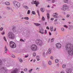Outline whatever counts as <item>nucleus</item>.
<instances>
[{
  "label": "nucleus",
  "mask_w": 73,
  "mask_h": 73,
  "mask_svg": "<svg viewBox=\"0 0 73 73\" xmlns=\"http://www.w3.org/2000/svg\"><path fill=\"white\" fill-rule=\"evenodd\" d=\"M37 13H38L39 16H40V13H39V11L38 10L37 11Z\"/></svg>",
  "instance_id": "obj_40"
},
{
  "label": "nucleus",
  "mask_w": 73,
  "mask_h": 73,
  "mask_svg": "<svg viewBox=\"0 0 73 73\" xmlns=\"http://www.w3.org/2000/svg\"><path fill=\"white\" fill-rule=\"evenodd\" d=\"M58 62V59H56L55 60V62L57 63Z\"/></svg>",
  "instance_id": "obj_31"
},
{
  "label": "nucleus",
  "mask_w": 73,
  "mask_h": 73,
  "mask_svg": "<svg viewBox=\"0 0 73 73\" xmlns=\"http://www.w3.org/2000/svg\"><path fill=\"white\" fill-rule=\"evenodd\" d=\"M34 24L35 25H36V26H39V25H40V24L37 23H35Z\"/></svg>",
  "instance_id": "obj_17"
},
{
  "label": "nucleus",
  "mask_w": 73,
  "mask_h": 73,
  "mask_svg": "<svg viewBox=\"0 0 73 73\" xmlns=\"http://www.w3.org/2000/svg\"><path fill=\"white\" fill-rule=\"evenodd\" d=\"M47 19H49L50 17H49V14L48 13L47 14Z\"/></svg>",
  "instance_id": "obj_18"
},
{
  "label": "nucleus",
  "mask_w": 73,
  "mask_h": 73,
  "mask_svg": "<svg viewBox=\"0 0 73 73\" xmlns=\"http://www.w3.org/2000/svg\"><path fill=\"white\" fill-rule=\"evenodd\" d=\"M54 20V19H53V18H52L51 19V20Z\"/></svg>",
  "instance_id": "obj_61"
},
{
  "label": "nucleus",
  "mask_w": 73,
  "mask_h": 73,
  "mask_svg": "<svg viewBox=\"0 0 73 73\" xmlns=\"http://www.w3.org/2000/svg\"><path fill=\"white\" fill-rule=\"evenodd\" d=\"M36 59H37L38 58H39V56H36Z\"/></svg>",
  "instance_id": "obj_52"
},
{
  "label": "nucleus",
  "mask_w": 73,
  "mask_h": 73,
  "mask_svg": "<svg viewBox=\"0 0 73 73\" xmlns=\"http://www.w3.org/2000/svg\"><path fill=\"white\" fill-rule=\"evenodd\" d=\"M43 57H45V52H44L43 53Z\"/></svg>",
  "instance_id": "obj_42"
},
{
  "label": "nucleus",
  "mask_w": 73,
  "mask_h": 73,
  "mask_svg": "<svg viewBox=\"0 0 73 73\" xmlns=\"http://www.w3.org/2000/svg\"><path fill=\"white\" fill-rule=\"evenodd\" d=\"M63 7L62 8V10L63 11H66L67 7V5H64Z\"/></svg>",
  "instance_id": "obj_11"
},
{
  "label": "nucleus",
  "mask_w": 73,
  "mask_h": 73,
  "mask_svg": "<svg viewBox=\"0 0 73 73\" xmlns=\"http://www.w3.org/2000/svg\"><path fill=\"white\" fill-rule=\"evenodd\" d=\"M49 34L50 36H51V35H52V34L51 33H50V32H49Z\"/></svg>",
  "instance_id": "obj_48"
},
{
  "label": "nucleus",
  "mask_w": 73,
  "mask_h": 73,
  "mask_svg": "<svg viewBox=\"0 0 73 73\" xmlns=\"http://www.w3.org/2000/svg\"><path fill=\"white\" fill-rule=\"evenodd\" d=\"M27 32H28V33H29V32H30V31L28 30L27 31Z\"/></svg>",
  "instance_id": "obj_59"
},
{
  "label": "nucleus",
  "mask_w": 73,
  "mask_h": 73,
  "mask_svg": "<svg viewBox=\"0 0 73 73\" xmlns=\"http://www.w3.org/2000/svg\"><path fill=\"white\" fill-rule=\"evenodd\" d=\"M64 2L65 3H68V1L67 0H64Z\"/></svg>",
  "instance_id": "obj_39"
},
{
  "label": "nucleus",
  "mask_w": 73,
  "mask_h": 73,
  "mask_svg": "<svg viewBox=\"0 0 73 73\" xmlns=\"http://www.w3.org/2000/svg\"><path fill=\"white\" fill-rule=\"evenodd\" d=\"M45 34H46V33H47V31L46 30H45Z\"/></svg>",
  "instance_id": "obj_50"
},
{
  "label": "nucleus",
  "mask_w": 73,
  "mask_h": 73,
  "mask_svg": "<svg viewBox=\"0 0 73 73\" xmlns=\"http://www.w3.org/2000/svg\"><path fill=\"white\" fill-rule=\"evenodd\" d=\"M21 73H24V72H23V71H22L21 72Z\"/></svg>",
  "instance_id": "obj_64"
},
{
  "label": "nucleus",
  "mask_w": 73,
  "mask_h": 73,
  "mask_svg": "<svg viewBox=\"0 0 73 73\" xmlns=\"http://www.w3.org/2000/svg\"><path fill=\"white\" fill-rule=\"evenodd\" d=\"M48 64H49L50 65H52V62H51V61H49L48 62Z\"/></svg>",
  "instance_id": "obj_27"
},
{
  "label": "nucleus",
  "mask_w": 73,
  "mask_h": 73,
  "mask_svg": "<svg viewBox=\"0 0 73 73\" xmlns=\"http://www.w3.org/2000/svg\"><path fill=\"white\" fill-rule=\"evenodd\" d=\"M69 4H71V5H72L73 3V2H72V1H70L69 2Z\"/></svg>",
  "instance_id": "obj_33"
},
{
  "label": "nucleus",
  "mask_w": 73,
  "mask_h": 73,
  "mask_svg": "<svg viewBox=\"0 0 73 73\" xmlns=\"http://www.w3.org/2000/svg\"><path fill=\"white\" fill-rule=\"evenodd\" d=\"M56 0H52V3H54V2H55V1Z\"/></svg>",
  "instance_id": "obj_54"
},
{
  "label": "nucleus",
  "mask_w": 73,
  "mask_h": 73,
  "mask_svg": "<svg viewBox=\"0 0 73 73\" xmlns=\"http://www.w3.org/2000/svg\"><path fill=\"white\" fill-rule=\"evenodd\" d=\"M8 36L10 39L14 40L15 38V35L13 33L9 32L8 34Z\"/></svg>",
  "instance_id": "obj_2"
},
{
  "label": "nucleus",
  "mask_w": 73,
  "mask_h": 73,
  "mask_svg": "<svg viewBox=\"0 0 73 73\" xmlns=\"http://www.w3.org/2000/svg\"><path fill=\"white\" fill-rule=\"evenodd\" d=\"M12 29L14 32H16V28L12 27Z\"/></svg>",
  "instance_id": "obj_13"
},
{
  "label": "nucleus",
  "mask_w": 73,
  "mask_h": 73,
  "mask_svg": "<svg viewBox=\"0 0 73 73\" xmlns=\"http://www.w3.org/2000/svg\"><path fill=\"white\" fill-rule=\"evenodd\" d=\"M25 23L26 24H29V22L28 21H26L25 22Z\"/></svg>",
  "instance_id": "obj_45"
},
{
  "label": "nucleus",
  "mask_w": 73,
  "mask_h": 73,
  "mask_svg": "<svg viewBox=\"0 0 73 73\" xmlns=\"http://www.w3.org/2000/svg\"><path fill=\"white\" fill-rule=\"evenodd\" d=\"M62 31H64V29L63 28H62Z\"/></svg>",
  "instance_id": "obj_56"
},
{
  "label": "nucleus",
  "mask_w": 73,
  "mask_h": 73,
  "mask_svg": "<svg viewBox=\"0 0 73 73\" xmlns=\"http://www.w3.org/2000/svg\"><path fill=\"white\" fill-rule=\"evenodd\" d=\"M50 58V59H51V60H53V56H51Z\"/></svg>",
  "instance_id": "obj_55"
},
{
  "label": "nucleus",
  "mask_w": 73,
  "mask_h": 73,
  "mask_svg": "<svg viewBox=\"0 0 73 73\" xmlns=\"http://www.w3.org/2000/svg\"><path fill=\"white\" fill-rule=\"evenodd\" d=\"M13 3L14 4V5L16 7H19L20 6V3L19 2H17L16 1H14L13 2Z\"/></svg>",
  "instance_id": "obj_8"
},
{
  "label": "nucleus",
  "mask_w": 73,
  "mask_h": 73,
  "mask_svg": "<svg viewBox=\"0 0 73 73\" xmlns=\"http://www.w3.org/2000/svg\"><path fill=\"white\" fill-rule=\"evenodd\" d=\"M54 24H55V25H56V24H58V22H54Z\"/></svg>",
  "instance_id": "obj_47"
},
{
  "label": "nucleus",
  "mask_w": 73,
  "mask_h": 73,
  "mask_svg": "<svg viewBox=\"0 0 73 73\" xmlns=\"http://www.w3.org/2000/svg\"><path fill=\"white\" fill-rule=\"evenodd\" d=\"M65 48L69 54L70 56L73 55V45L70 43H67L65 45Z\"/></svg>",
  "instance_id": "obj_1"
},
{
  "label": "nucleus",
  "mask_w": 73,
  "mask_h": 73,
  "mask_svg": "<svg viewBox=\"0 0 73 73\" xmlns=\"http://www.w3.org/2000/svg\"><path fill=\"white\" fill-rule=\"evenodd\" d=\"M36 43L39 46H41L42 45H43V42L42 41L39 39H36Z\"/></svg>",
  "instance_id": "obj_3"
},
{
  "label": "nucleus",
  "mask_w": 73,
  "mask_h": 73,
  "mask_svg": "<svg viewBox=\"0 0 73 73\" xmlns=\"http://www.w3.org/2000/svg\"><path fill=\"white\" fill-rule=\"evenodd\" d=\"M40 11H41V12H44V11H45V10L44 9V8H41L40 9Z\"/></svg>",
  "instance_id": "obj_20"
},
{
  "label": "nucleus",
  "mask_w": 73,
  "mask_h": 73,
  "mask_svg": "<svg viewBox=\"0 0 73 73\" xmlns=\"http://www.w3.org/2000/svg\"><path fill=\"white\" fill-rule=\"evenodd\" d=\"M33 56L34 57H36V53L35 52H34L33 54Z\"/></svg>",
  "instance_id": "obj_29"
},
{
  "label": "nucleus",
  "mask_w": 73,
  "mask_h": 73,
  "mask_svg": "<svg viewBox=\"0 0 73 73\" xmlns=\"http://www.w3.org/2000/svg\"><path fill=\"white\" fill-rule=\"evenodd\" d=\"M33 70L32 69H31V70H29V73H31L32 72V71Z\"/></svg>",
  "instance_id": "obj_38"
},
{
  "label": "nucleus",
  "mask_w": 73,
  "mask_h": 73,
  "mask_svg": "<svg viewBox=\"0 0 73 73\" xmlns=\"http://www.w3.org/2000/svg\"><path fill=\"white\" fill-rule=\"evenodd\" d=\"M20 41H23V42H25V40H23V39L21 38L20 40Z\"/></svg>",
  "instance_id": "obj_28"
},
{
  "label": "nucleus",
  "mask_w": 73,
  "mask_h": 73,
  "mask_svg": "<svg viewBox=\"0 0 73 73\" xmlns=\"http://www.w3.org/2000/svg\"><path fill=\"white\" fill-rule=\"evenodd\" d=\"M5 4L6 5H10V3L9 2H5Z\"/></svg>",
  "instance_id": "obj_19"
},
{
  "label": "nucleus",
  "mask_w": 73,
  "mask_h": 73,
  "mask_svg": "<svg viewBox=\"0 0 73 73\" xmlns=\"http://www.w3.org/2000/svg\"><path fill=\"white\" fill-rule=\"evenodd\" d=\"M32 13L33 15H36V13L35 12V11H32Z\"/></svg>",
  "instance_id": "obj_26"
},
{
  "label": "nucleus",
  "mask_w": 73,
  "mask_h": 73,
  "mask_svg": "<svg viewBox=\"0 0 73 73\" xmlns=\"http://www.w3.org/2000/svg\"><path fill=\"white\" fill-rule=\"evenodd\" d=\"M5 53H7V47H6V46H5Z\"/></svg>",
  "instance_id": "obj_23"
},
{
  "label": "nucleus",
  "mask_w": 73,
  "mask_h": 73,
  "mask_svg": "<svg viewBox=\"0 0 73 73\" xmlns=\"http://www.w3.org/2000/svg\"><path fill=\"white\" fill-rule=\"evenodd\" d=\"M36 70H40V68H36Z\"/></svg>",
  "instance_id": "obj_58"
},
{
  "label": "nucleus",
  "mask_w": 73,
  "mask_h": 73,
  "mask_svg": "<svg viewBox=\"0 0 73 73\" xmlns=\"http://www.w3.org/2000/svg\"><path fill=\"white\" fill-rule=\"evenodd\" d=\"M56 47L58 49H60L61 47V44L60 43H58L56 44Z\"/></svg>",
  "instance_id": "obj_9"
},
{
  "label": "nucleus",
  "mask_w": 73,
  "mask_h": 73,
  "mask_svg": "<svg viewBox=\"0 0 73 73\" xmlns=\"http://www.w3.org/2000/svg\"><path fill=\"white\" fill-rule=\"evenodd\" d=\"M23 7L24 8H25V9H29L28 7L27 6H24Z\"/></svg>",
  "instance_id": "obj_16"
},
{
  "label": "nucleus",
  "mask_w": 73,
  "mask_h": 73,
  "mask_svg": "<svg viewBox=\"0 0 73 73\" xmlns=\"http://www.w3.org/2000/svg\"><path fill=\"white\" fill-rule=\"evenodd\" d=\"M64 27H65L66 28H68V26H66V25H64Z\"/></svg>",
  "instance_id": "obj_46"
},
{
  "label": "nucleus",
  "mask_w": 73,
  "mask_h": 73,
  "mask_svg": "<svg viewBox=\"0 0 73 73\" xmlns=\"http://www.w3.org/2000/svg\"><path fill=\"white\" fill-rule=\"evenodd\" d=\"M54 17H55V18H56V19H58V18L59 17L58 16H57V15H54Z\"/></svg>",
  "instance_id": "obj_24"
},
{
  "label": "nucleus",
  "mask_w": 73,
  "mask_h": 73,
  "mask_svg": "<svg viewBox=\"0 0 73 73\" xmlns=\"http://www.w3.org/2000/svg\"><path fill=\"white\" fill-rule=\"evenodd\" d=\"M40 30L39 32L41 33V34H44V29L43 28H41L40 29Z\"/></svg>",
  "instance_id": "obj_12"
},
{
  "label": "nucleus",
  "mask_w": 73,
  "mask_h": 73,
  "mask_svg": "<svg viewBox=\"0 0 73 73\" xmlns=\"http://www.w3.org/2000/svg\"><path fill=\"white\" fill-rule=\"evenodd\" d=\"M54 31H56V28H55L54 30Z\"/></svg>",
  "instance_id": "obj_63"
},
{
  "label": "nucleus",
  "mask_w": 73,
  "mask_h": 73,
  "mask_svg": "<svg viewBox=\"0 0 73 73\" xmlns=\"http://www.w3.org/2000/svg\"><path fill=\"white\" fill-rule=\"evenodd\" d=\"M24 19L25 20H29V17H25Z\"/></svg>",
  "instance_id": "obj_30"
},
{
  "label": "nucleus",
  "mask_w": 73,
  "mask_h": 73,
  "mask_svg": "<svg viewBox=\"0 0 73 73\" xmlns=\"http://www.w3.org/2000/svg\"><path fill=\"white\" fill-rule=\"evenodd\" d=\"M66 10L67 11H70V9L69 8H68L67 7V9H66Z\"/></svg>",
  "instance_id": "obj_35"
},
{
  "label": "nucleus",
  "mask_w": 73,
  "mask_h": 73,
  "mask_svg": "<svg viewBox=\"0 0 73 73\" xmlns=\"http://www.w3.org/2000/svg\"><path fill=\"white\" fill-rule=\"evenodd\" d=\"M72 70H73L72 68L67 69L66 70V73H71Z\"/></svg>",
  "instance_id": "obj_10"
},
{
  "label": "nucleus",
  "mask_w": 73,
  "mask_h": 73,
  "mask_svg": "<svg viewBox=\"0 0 73 73\" xmlns=\"http://www.w3.org/2000/svg\"><path fill=\"white\" fill-rule=\"evenodd\" d=\"M70 16V15H67L66 17H69Z\"/></svg>",
  "instance_id": "obj_51"
},
{
  "label": "nucleus",
  "mask_w": 73,
  "mask_h": 73,
  "mask_svg": "<svg viewBox=\"0 0 73 73\" xmlns=\"http://www.w3.org/2000/svg\"><path fill=\"white\" fill-rule=\"evenodd\" d=\"M12 56L13 58H15V55H12Z\"/></svg>",
  "instance_id": "obj_49"
},
{
  "label": "nucleus",
  "mask_w": 73,
  "mask_h": 73,
  "mask_svg": "<svg viewBox=\"0 0 73 73\" xmlns=\"http://www.w3.org/2000/svg\"><path fill=\"white\" fill-rule=\"evenodd\" d=\"M31 48L33 51L35 52V51H37V46L35 44L32 45L31 47Z\"/></svg>",
  "instance_id": "obj_5"
},
{
  "label": "nucleus",
  "mask_w": 73,
  "mask_h": 73,
  "mask_svg": "<svg viewBox=\"0 0 73 73\" xmlns=\"http://www.w3.org/2000/svg\"><path fill=\"white\" fill-rule=\"evenodd\" d=\"M50 28V30L51 32L52 31H53V26L51 27Z\"/></svg>",
  "instance_id": "obj_15"
},
{
  "label": "nucleus",
  "mask_w": 73,
  "mask_h": 73,
  "mask_svg": "<svg viewBox=\"0 0 73 73\" xmlns=\"http://www.w3.org/2000/svg\"><path fill=\"white\" fill-rule=\"evenodd\" d=\"M46 29H49V27L48 26H47L46 27Z\"/></svg>",
  "instance_id": "obj_53"
},
{
  "label": "nucleus",
  "mask_w": 73,
  "mask_h": 73,
  "mask_svg": "<svg viewBox=\"0 0 73 73\" xmlns=\"http://www.w3.org/2000/svg\"><path fill=\"white\" fill-rule=\"evenodd\" d=\"M24 70H25V72H27V70H28V69H27V68H26L24 69Z\"/></svg>",
  "instance_id": "obj_43"
},
{
  "label": "nucleus",
  "mask_w": 73,
  "mask_h": 73,
  "mask_svg": "<svg viewBox=\"0 0 73 73\" xmlns=\"http://www.w3.org/2000/svg\"><path fill=\"white\" fill-rule=\"evenodd\" d=\"M31 4H35L36 7H37L38 5L40 4V3H39V2L36 0H35V1H33L31 2Z\"/></svg>",
  "instance_id": "obj_7"
},
{
  "label": "nucleus",
  "mask_w": 73,
  "mask_h": 73,
  "mask_svg": "<svg viewBox=\"0 0 73 73\" xmlns=\"http://www.w3.org/2000/svg\"><path fill=\"white\" fill-rule=\"evenodd\" d=\"M19 61H20V62H21V63L23 61V60L21 58H20L19 60Z\"/></svg>",
  "instance_id": "obj_21"
},
{
  "label": "nucleus",
  "mask_w": 73,
  "mask_h": 73,
  "mask_svg": "<svg viewBox=\"0 0 73 73\" xmlns=\"http://www.w3.org/2000/svg\"><path fill=\"white\" fill-rule=\"evenodd\" d=\"M3 28L2 27H1V29H0V30L1 31H2V30H3Z\"/></svg>",
  "instance_id": "obj_57"
},
{
  "label": "nucleus",
  "mask_w": 73,
  "mask_h": 73,
  "mask_svg": "<svg viewBox=\"0 0 73 73\" xmlns=\"http://www.w3.org/2000/svg\"><path fill=\"white\" fill-rule=\"evenodd\" d=\"M54 38L51 39V42H52L53 41H54Z\"/></svg>",
  "instance_id": "obj_34"
},
{
  "label": "nucleus",
  "mask_w": 73,
  "mask_h": 73,
  "mask_svg": "<svg viewBox=\"0 0 73 73\" xmlns=\"http://www.w3.org/2000/svg\"><path fill=\"white\" fill-rule=\"evenodd\" d=\"M7 10H10V9H11V8L10 7H7Z\"/></svg>",
  "instance_id": "obj_25"
},
{
  "label": "nucleus",
  "mask_w": 73,
  "mask_h": 73,
  "mask_svg": "<svg viewBox=\"0 0 73 73\" xmlns=\"http://www.w3.org/2000/svg\"><path fill=\"white\" fill-rule=\"evenodd\" d=\"M42 20L43 21H45V18H44V17H42Z\"/></svg>",
  "instance_id": "obj_36"
},
{
  "label": "nucleus",
  "mask_w": 73,
  "mask_h": 73,
  "mask_svg": "<svg viewBox=\"0 0 73 73\" xmlns=\"http://www.w3.org/2000/svg\"><path fill=\"white\" fill-rule=\"evenodd\" d=\"M6 71L5 67L3 66H0V72L1 73H5Z\"/></svg>",
  "instance_id": "obj_6"
},
{
  "label": "nucleus",
  "mask_w": 73,
  "mask_h": 73,
  "mask_svg": "<svg viewBox=\"0 0 73 73\" xmlns=\"http://www.w3.org/2000/svg\"><path fill=\"white\" fill-rule=\"evenodd\" d=\"M30 13V10H29L28 11H27V14L29 15V14Z\"/></svg>",
  "instance_id": "obj_41"
},
{
  "label": "nucleus",
  "mask_w": 73,
  "mask_h": 73,
  "mask_svg": "<svg viewBox=\"0 0 73 73\" xmlns=\"http://www.w3.org/2000/svg\"><path fill=\"white\" fill-rule=\"evenodd\" d=\"M1 34L2 35H5V32L4 31Z\"/></svg>",
  "instance_id": "obj_44"
},
{
  "label": "nucleus",
  "mask_w": 73,
  "mask_h": 73,
  "mask_svg": "<svg viewBox=\"0 0 73 73\" xmlns=\"http://www.w3.org/2000/svg\"><path fill=\"white\" fill-rule=\"evenodd\" d=\"M51 51H52V48H50L48 50L49 54H50V53H51Z\"/></svg>",
  "instance_id": "obj_14"
},
{
  "label": "nucleus",
  "mask_w": 73,
  "mask_h": 73,
  "mask_svg": "<svg viewBox=\"0 0 73 73\" xmlns=\"http://www.w3.org/2000/svg\"><path fill=\"white\" fill-rule=\"evenodd\" d=\"M37 61H39V60H40V59H39V58L37 59Z\"/></svg>",
  "instance_id": "obj_62"
},
{
  "label": "nucleus",
  "mask_w": 73,
  "mask_h": 73,
  "mask_svg": "<svg viewBox=\"0 0 73 73\" xmlns=\"http://www.w3.org/2000/svg\"><path fill=\"white\" fill-rule=\"evenodd\" d=\"M28 57V56H25V58H27V57Z\"/></svg>",
  "instance_id": "obj_60"
},
{
  "label": "nucleus",
  "mask_w": 73,
  "mask_h": 73,
  "mask_svg": "<svg viewBox=\"0 0 73 73\" xmlns=\"http://www.w3.org/2000/svg\"><path fill=\"white\" fill-rule=\"evenodd\" d=\"M3 38H4L5 41H7V39H6V38H5V37L4 36Z\"/></svg>",
  "instance_id": "obj_37"
},
{
  "label": "nucleus",
  "mask_w": 73,
  "mask_h": 73,
  "mask_svg": "<svg viewBox=\"0 0 73 73\" xmlns=\"http://www.w3.org/2000/svg\"><path fill=\"white\" fill-rule=\"evenodd\" d=\"M62 68H66V65L63 64L62 65Z\"/></svg>",
  "instance_id": "obj_22"
},
{
  "label": "nucleus",
  "mask_w": 73,
  "mask_h": 73,
  "mask_svg": "<svg viewBox=\"0 0 73 73\" xmlns=\"http://www.w3.org/2000/svg\"><path fill=\"white\" fill-rule=\"evenodd\" d=\"M9 44L11 48H15L16 47V44L12 41L10 42Z\"/></svg>",
  "instance_id": "obj_4"
},
{
  "label": "nucleus",
  "mask_w": 73,
  "mask_h": 73,
  "mask_svg": "<svg viewBox=\"0 0 73 73\" xmlns=\"http://www.w3.org/2000/svg\"><path fill=\"white\" fill-rule=\"evenodd\" d=\"M3 64V62H2V61L1 60H0V65H1Z\"/></svg>",
  "instance_id": "obj_32"
}]
</instances>
